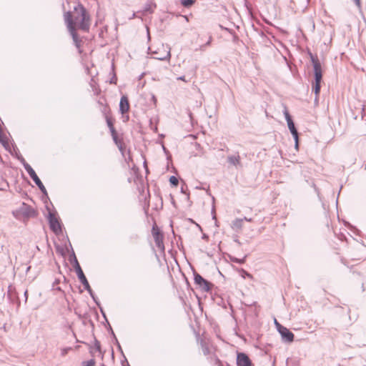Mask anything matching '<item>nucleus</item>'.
<instances>
[{
	"label": "nucleus",
	"instance_id": "obj_1",
	"mask_svg": "<svg viewBox=\"0 0 366 366\" xmlns=\"http://www.w3.org/2000/svg\"><path fill=\"white\" fill-rule=\"evenodd\" d=\"M74 26L79 29L88 32L91 25V18L89 12L81 4L74 7V15H72Z\"/></svg>",
	"mask_w": 366,
	"mask_h": 366
},
{
	"label": "nucleus",
	"instance_id": "obj_2",
	"mask_svg": "<svg viewBox=\"0 0 366 366\" xmlns=\"http://www.w3.org/2000/svg\"><path fill=\"white\" fill-rule=\"evenodd\" d=\"M13 215L18 219H29V218L36 217L38 214L37 212L30 205L23 202L21 206L16 210L14 211Z\"/></svg>",
	"mask_w": 366,
	"mask_h": 366
},
{
	"label": "nucleus",
	"instance_id": "obj_3",
	"mask_svg": "<svg viewBox=\"0 0 366 366\" xmlns=\"http://www.w3.org/2000/svg\"><path fill=\"white\" fill-rule=\"evenodd\" d=\"M64 21L66 24L69 32L70 33L72 39L77 48H79L81 46V40L79 38V36L76 33V28L74 26V23L72 19V14L71 11L65 12L64 14Z\"/></svg>",
	"mask_w": 366,
	"mask_h": 366
},
{
	"label": "nucleus",
	"instance_id": "obj_4",
	"mask_svg": "<svg viewBox=\"0 0 366 366\" xmlns=\"http://www.w3.org/2000/svg\"><path fill=\"white\" fill-rule=\"evenodd\" d=\"M24 167L26 169V171L27 172V173L29 174V175L30 176V177L34 180L35 184L37 185L39 189L41 190V192L44 194L47 195V192H46V189L44 185L43 184V183L41 182V181L40 180V179L36 174L35 171L32 169V167L26 162L24 163Z\"/></svg>",
	"mask_w": 366,
	"mask_h": 366
},
{
	"label": "nucleus",
	"instance_id": "obj_5",
	"mask_svg": "<svg viewBox=\"0 0 366 366\" xmlns=\"http://www.w3.org/2000/svg\"><path fill=\"white\" fill-rule=\"evenodd\" d=\"M152 235L156 247L161 252H164L165 247L164 244V234L159 228L154 225L152 229Z\"/></svg>",
	"mask_w": 366,
	"mask_h": 366
},
{
	"label": "nucleus",
	"instance_id": "obj_6",
	"mask_svg": "<svg viewBox=\"0 0 366 366\" xmlns=\"http://www.w3.org/2000/svg\"><path fill=\"white\" fill-rule=\"evenodd\" d=\"M48 220L51 230L56 234H60L61 232V227L59 220L56 217L55 214L49 212Z\"/></svg>",
	"mask_w": 366,
	"mask_h": 366
},
{
	"label": "nucleus",
	"instance_id": "obj_7",
	"mask_svg": "<svg viewBox=\"0 0 366 366\" xmlns=\"http://www.w3.org/2000/svg\"><path fill=\"white\" fill-rule=\"evenodd\" d=\"M194 283L197 285L203 291L209 292L211 290L212 284L204 279L199 274L194 273Z\"/></svg>",
	"mask_w": 366,
	"mask_h": 366
},
{
	"label": "nucleus",
	"instance_id": "obj_8",
	"mask_svg": "<svg viewBox=\"0 0 366 366\" xmlns=\"http://www.w3.org/2000/svg\"><path fill=\"white\" fill-rule=\"evenodd\" d=\"M285 119L287 120V126H288V128L291 132V134H292L294 139H295V146L296 147H297L298 146V132H297V129L295 128V124L291 118V116L290 115L287 109L285 110Z\"/></svg>",
	"mask_w": 366,
	"mask_h": 366
},
{
	"label": "nucleus",
	"instance_id": "obj_9",
	"mask_svg": "<svg viewBox=\"0 0 366 366\" xmlns=\"http://www.w3.org/2000/svg\"><path fill=\"white\" fill-rule=\"evenodd\" d=\"M77 277L81 282V283L84 285V289L90 294V295L92 297V298L94 300V297L93 295L92 290L82 271V269L78 270V272H76Z\"/></svg>",
	"mask_w": 366,
	"mask_h": 366
},
{
	"label": "nucleus",
	"instance_id": "obj_10",
	"mask_svg": "<svg viewBox=\"0 0 366 366\" xmlns=\"http://www.w3.org/2000/svg\"><path fill=\"white\" fill-rule=\"evenodd\" d=\"M237 366H252V362L249 357L243 352H239L237 356Z\"/></svg>",
	"mask_w": 366,
	"mask_h": 366
},
{
	"label": "nucleus",
	"instance_id": "obj_11",
	"mask_svg": "<svg viewBox=\"0 0 366 366\" xmlns=\"http://www.w3.org/2000/svg\"><path fill=\"white\" fill-rule=\"evenodd\" d=\"M279 332L285 342H292L294 340V334L285 327H280Z\"/></svg>",
	"mask_w": 366,
	"mask_h": 366
},
{
	"label": "nucleus",
	"instance_id": "obj_12",
	"mask_svg": "<svg viewBox=\"0 0 366 366\" xmlns=\"http://www.w3.org/2000/svg\"><path fill=\"white\" fill-rule=\"evenodd\" d=\"M162 48L164 49V54H159L158 52L155 51L154 54H156V56H154V58L161 61L169 60L171 58V49L169 46L167 44H162Z\"/></svg>",
	"mask_w": 366,
	"mask_h": 366
},
{
	"label": "nucleus",
	"instance_id": "obj_13",
	"mask_svg": "<svg viewBox=\"0 0 366 366\" xmlns=\"http://www.w3.org/2000/svg\"><path fill=\"white\" fill-rule=\"evenodd\" d=\"M227 162L235 167H242L241 163V157L239 154V152H237L235 154L229 155L227 157Z\"/></svg>",
	"mask_w": 366,
	"mask_h": 366
},
{
	"label": "nucleus",
	"instance_id": "obj_14",
	"mask_svg": "<svg viewBox=\"0 0 366 366\" xmlns=\"http://www.w3.org/2000/svg\"><path fill=\"white\" fill-rule=\"evenodd\" d=\"M309 55L312 63L314 74L322 72L321 63L317 56L313 55L311 52L309 53Z\"/></svg>",
	"mask_w": 366,
	"mask_h": 366
},
{
	"label": "nucleus",
	"instance_id": "obj_15",
	"mask_svg": "<svg viewBox=\"0 0 366 366\" xmlns=\"http://www.w3.org/2000/svg\"><path fill=\"white\" fill-rule=\"evenodd\" d=\"M129 110V99L127 96H122L119 102V112L121 114H124Z\"/></svg>",
	"mask_w": 366,
	"mask_h": 366
},
{
	"label": "nucleus",
	"instance_id": "obj_16",
	"mask_svg": "<svg viewBox=\"0 0 366 366\" xmlns=\"http://www.w3.org/2000/svg\"><path fill=\"white\" fill-rule=\"evenodd\" d=\"M243 219H236L232 222V227L234 229L239 230L242 228Z\"/></svg>",
	"mask_w": 366,
	"mask_h": 366
},
{
	"label": "nucleus",
	"instance_id": "obj_17",
	"mask_svg": "<svg viewBox=\"0 0 366 366\" xmlns=\"http://www.w3.org/2000/svg\"><path fill=\"white\" fill-rule=\"evenodd\" d=\"M105 118H106V122H107V126L109 128L110 132L114 133L116 129L114 127L113 121H112V118L110 117H109L108 115H106Z\"/></svg>",
	"mask_w": 366,
	"mask_h": 366
},
{
	"label": "nucleus",
	"instance_id": "obj_18",
	"mask_svg": "<svg viewBox=\"0 0 366 366\" xmlns=\"http://www.w3.org/2000/svg\"><path fill=\"white\" fill-rule=\"evenodd\" d=\"M201 347L204 355H207L210 353V350L208 346V344L203 340H201Z\"/></svg>",
	"mask_w": 366,
	"mask_h": 366
},
{
	"label": "nucleus",
	"instance_id": "obj_19",
	"mask_svg": "<svg viewBox=\"0 0 366 366\" xmlns=\"http://www.w3.org/2000/svg\"><path fill=\"white\" fill-rule=\"evenodd\" d=\"M320 88H321V82H318V83L314 82V84L312 85V91L315 92V94L316 95V98L318 97V95L320 94Z\"/></svg>",
	"mask_w": 366,
	"mask_h": 366
},
{
	"label": "nucleus",
	"instance_id": "obj_20",
	"mask_svg": "<svg viewBox=\"0 0 366 366\" xmlns=\"http://www.w3.org/2000/svg\"><path fill=\"white\" fill-rule=\"evenodd\" d=\"M247 255H245L243 258L239 259L237 257H231L230 259L232 262H235L237 264H244L246 261Z\"/></svg>",
	"mask_w": 366,
	"mask_h": 366
},
{
	"label": "nucleus",
	"instance_id": "obj_21",
	"mask_svg": "<svg viewBox=\"0 0 366 366\" xmlns=\"http://www.w3.org/2000/svg\"><path fill=\"white\" fill-rule=\"evenodd\" d=\"M196 0H181V4L184 7H189L194 4Z\"/></svg>",
	"mask_w": 366,
	"mask_h": 366
},
{
	"label": "nucleus",
	"instance_id": "obj_22",
	"mask_svg": "<svg viewBox=\"0 0 366 366\" xmlns=\"http://www.w3.org/2000/svg\"><path fill=\"white\" fill-rule=\"evenodd\" d=\"M169 182L173 186H177L178 185V183H179V181H178V179L174 177V176H171L170 178H169Z\"/></svg>",
	"mask_w": 366,
	"mask_h": 366
},
{
	"label": "nucleus",
	"instance_id": "obj_23",
	"mask_svg": "<svg viewBox=\"0 0 366 366\" xmlns=\"http://www.w3.org/2000/svg\"><path fill=\"white\" fill-rule=\"evenodd\" d=\"M315 76V82L318 83L322 81V72L314 74Z\"/></svg>",
	"mask_w": 366,
	"mask_h": 366
},
{
	"label": "nucleus",
	"instance_id": "obj_24",
	"mask_svg": "<svg viewBox=\"0 0 366 366\" xmlns=\"http://www.w3.org/2000/svg\"><path fill=\"white\" fill-rule=\"evenodd\" d=\"M74 267L76 272H78V270L79 271V269H81V268L75 255H74Z\"/></svg>",
	"mask_w": 366,
	"mask_h": 366
},
{
	"label": "nucleus",
	"instance_id": "obj_25",
	"mask_svg": "<svg viewBox=\"0 0 366 366\" xmlns=\"http://www.w3.org/2000/svg\"><path fill=\"white\" fill-rule=\"evenodd\" d=\"M111 134H112V139H113L114 143L118 144V142L120 139L118 138L117 131H115L114 133H111Z\"/></svg>",
	"mask_w": 366,
	"mask_h": 366
},
{
	"label": "nucleus",
	"instance_id": "obj_26",
	"mask_svg": "<svg viewBox=\"0 0 366 366\" xmlns=\"http://www.w3.org/2000/svg\"><path fill=\"white\" fill-rule=\"evenodd\" d=\"M84 366H94L95 360L94 359H91L86 362H84Z\"/></svg>",
	"mask_w": 366,
	"mask_h": 366
},
{
	"label": "nucleus",
	"instance_id": "obj_27",
	"mask_svg": "<svg viewBox=\"0 0 366 366\" xmlns=\"http://www.w3.org/2000/svg\"><path fill=\"white\" fill-rule=\"evenodd\" d=\"M94 347H95L96 350L100 352V350H101L100 342L97 340H95V341H94Z\"/></svg>",
	"mask_w": 366,
	"mask_h": 366
},
{
	"label": "nucleus",
	"instance_id": "obj_28",
	"mask_svg": "<svg viewBox=\"0 0 366 366\" xmlns=\"http://www.w3.org/2000/svg\"><path fill=\"white\" fill-rule=\"evenodd\" d=\"M359 9H361L362 4L360 0H352Z\"/></svg>",
	"mask_w": 366,
	"mask_h": 366
},
{
	"label": "nucleus",
	"instance_id": "obj_29",
	"mask_svg": "<svg viewBox=\"0 0 366 366\" xmlns=\"http://www.w3.org/2000/svg\"><path fill=\"white\" fill-rule=\"evenodd\" d=\"M70 349H71L70 347H66V348L61 349V356H65L68 353V351Z\"/></svg>",
	"mask_w": 366,
	"mask_h": 366
},
{
	"label": "nucleus",
	"instance_id": "obj_30",
	"mask_svg": "<svg viewBox=\"0 0 366 366\" xmlns=\"http://www.w3.org/2000/svg\"><path fill=\"white\" fill-rule=\"evenodd\" d=\"M144 11H149L150 13L153 12L152 10H150V6L149 5H147L144 8Z\"/></svg>",
	"mask_w": 366,
	"mask_h": 366
},
{
	"label": "nucleus",
	"instance_id": "obj_31",
	"mask_svg": "<svg viewBox=\"0 0 366 366\" xmlns=\"http://www.w3.org/2000/svg\"><path fill=\"white\" fill-rule=\"evenodd\" d=\"M216 364L218 365V366H223V364L222 362H221V360L218 358L216 359Z\"/></svg>",
	"mask_w": 366,
	"mask_h": 366
},
{
	"label": "nucleus",
	"instance_id": "obj_32",
	"mask_svg": "<svg viewBox=\"0 0 366 366\" xmlns=\"http://www.w3.org/2000/svg\"><path fill=\"white\" fill-rule=\"evenodd\" d=\"M274 323L277 326V330L279 331V328H280V327H283L282 325H280L276 320H274Z\"/></svg>",
	"mask_w": 366,
	"mask_h": 366
},
{
	"label": "nucleus",
	"instance_id": "obj_33",
	"mask_svg": "<svg viewBox=\"0 0 366 366\" xmlns=\"http://www.w3.org/2000/svg\"><path fill=\"white\" fill-rule=\"evenodd\" d=\"M212 39V37L210 36H209V38L208 41H207V43H206V44H204V45H205L206 46H209V45H210V44H211Z\"/></svg>",
	"mask_w": 366,
	"mask_h": 366
},
{
	"label": "nucleus",
	"instance_id": "obj_34",
	"mask_svg": "<svg viewBox=\"0 0 366 366\" xmlns=\"http://www.w3.org/2000/svg\"><path fill=\"white\" fill-rule=\"evenodd\" d=\"M242 272L244 274V275L249 277H252V275L248 273L247 272H246L245 270L242 269Z\"/></svg>",
	"mask_w": 366,
	"mask_h": 366
},
{
	"label": "nucleus",
	"instance_id": "obj_35",
	"mask_svg": "<svg viewBox=\"0 0 366 366\" xmlns=\"http://www.w3.org/2000/svg\"><path fill=\"white\" fill-rule=\"evenodd\" d=\"M244 220H245V221H247V222H252V218H247V217H244L243 218V221H244Z\"/></svg>",
	"mask_w": 366,
	"mask_h": 366
},
{
	"label": "nucleus",
	"instance_id": "obj_36",
	"mask_svg": "<svg viewBox=\"0 0 366 366\" xmlns=\"http://www.w3.org/2000/svg\"><path fill=\"white\" fill-rule=\"evenodd\" d=\"M118 148H119V149L122 153L124 152V147L123 144H122V145H119Z\"/></svg>",
	"mask_w": 366,
	"mask_h": 366
},
{
	"label": "nucleus",
	"instance_id": "obj_37",
	"mask_svg": "<svg viewBox=\"0 0 366 366\" xmlns=\"http://www.w3.org/2000/svg\"><path fill=\"white\" fill-rule=\"evenodd\" d=\"M205 48H206V46H205L204 44H203V45H201V46H199V49L200 51H204V50H205Z\"/></svg>",
	"mask_w": 366,
	"mask_h": 366
},
{
	"label": "nucleus",
	"instance_id": "obj_38",
	"mask_svg": "<svg viewBox=\"0 0 366 366\" xmlns=\"http://www.w3.org/2000/svg\"><path fill=\"white\" fill-rule=\"evenodd\" d=\"M117 144V147H119V145H122V144H123V142H122V140H119V141L118 142V144Z\"/></svg>",
	"mask_w": 366,
	"mask_h": 366
},
{
	"label": "nucleus",
	"instance_id": "obj_39",
	"mask_svg": "<svg viewBox=\"0 0 366 366\" xmlns=\"http://www.w3.org/2000/svg\"><path fill=\"white\" fill-rule=\"evenodd\" d=\"M202 239H208V236H207V234H204L202 235Z\"/></svg>",
	"mask_w": 366,
	"mask_h": 366
},
{
	"label": "nucleus",
	"instance_id": "obj_40",
	"mask_svg": "<svg viewBox=\"0 0 366 366\" xmlns=\"http://www.w3.org/2000/svg\"><path fill=\"white\" fill-rule=\"evenodd\" d=\"M24 296H25V297H26V300H27V297H28V292H27V290H26V291L24 292Z\"/></svg>",
	"mask_w": 366,
	"mask_h": 366
},
{
	"label": "nucleus",
	"instance_id": "obj_41",
	"mask_svg": "<svg viewBox=\"0 0 366 366\" xmlns=\"http://www.w3.org/2000/svg\"><path fill=\"white\" fill-rule=\"evenodd\" d=\"M178 79L184 81V76L179 77Z\"/></svg>",
	"mask_w": 366,
	"mask_h": 366
},
{
	"label": "nucleus",
	"instance_id": "obj_42",
	"mask_svg": "<svg viewBox=\"0 0 366 366\" xmlns=\"http://www.w3.org/2000/svg\"><path fill=\"white\" fill-rule=\"evenodd\" d=\"M153 101H155V102H156V98H155V97H154V96L153 97Z\"/></svg>",
	"mask_w": 366,
	"mask_h": 366
},
{
	"label": "nucleus",
	"instance_id": "obj_43",
	"mask_svg": "<svg viewBox=\"0 0 366 366\" xmlns=\"http://www.w3.org/2000/svg\"><path fill=\"white\" fill-rule=\"evenodd\" d=\"M101 366H106L105 365L102 364Z\"/></svg>",
	"mask_w": 366,
	"mask_h": 366
}]
</instances>
